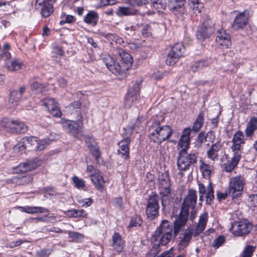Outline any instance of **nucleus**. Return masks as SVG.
I'll return each mask as SVG.
<instances>
[{"label": "nucleus", "instance_id": "nucleus-1", "mask_svg": "<svg viewBox=\"0 0 257 257\" xmlns=\"http://www.w3.org/2000/svg\"><path fill=\"white\" fill-rule=\"evenodd\" d=\"M197 200V191L193 189H189L187 194L184 197L181 203L180 213L175 217L173 222V228L167 220L162 221L159 227L155 232L152 238V241L156 242L152 248L159 253L161 250L160 244L166 245L170 241L172 232L175 236L183 230L186 224L190 210V219L193 221L195 218V209Z\"/></svg>", "mask_w": 257, "mask_h": 257}, {"label": "nucleus", "instance_id": "nucleus-2", "mask_svg": "<svg viewBox=\"0 0 257 257\" xmlns=\"http://www.w3.org/2000/svg\"><path fill=\"white\" fill-rule=\"evenodd\" d=\"M191 129L190 127L185 128L181 135L177 146L179 150L177 157V168L181 172L185 171L194 167L197 162V156L195 153H188L190 143Z\"/></svg>", "mask_w": 257, "mask_h": 257}, {"label": "nucleus", "instance_id": "nucleus-3", "mask_svg": "<svg viewBox=\"0 0 257 257\" xmlns=\"http://www.w3.org/2000/svg\"><path fill=\"white\" fill-rule=\"evenodd\" d=\"M150 140L154 143L160 144L167 140L172 134V130L168 125H161L160 122L155 121L149 126Z\"/></svg>", "mask_w": 257, "mask_h": 257}, {"label": "nucleus", "instance_id": "nucleus-4", "mask_svg": "<svg viewBox=\"0 0 257 257\" xmlns=\"http://www.w3.org/2000/svg\"><path fill=\"white\" fill-rule=\"evenodd\" d=\"M158 182L162 205L165 207L169 204L171 200L173 198L169 173L167 172L159 173Z\"/></svg>", "mask_w": 257, "mask_h": 257}, {"label": "nucleus", "instance_id": "nucleus-5", "mask_svg": "<svg viewBox=\"0 0 257 257\" xmlns=\"http://www.w3.org/2000/svg\"><path fill=\"white\" fill-rule=\"evenodd\" d=\"M244 184L245 180L243 177L238 176L231 178L227 189L228 194L233 198L238 197L242 193Z\"/></svg>", "mask_w": 257, "mask_h": 257}, {"label": "nucleus", "instance_id": "nucleus-6", "mask_svg": "<svg viewBox=\"0 0 257 257\" xmlns=\"http://www.w3.org/2000/svg\"><path fill=\"white\" fill-rule=\"evenodd\" d=\"M136 124L132 127H128L124 129V131H127L126 133L123 134L124 139L121 140L118 143L119 149L118 152L124 159H128L130 158V149L129 145L131 143L130 136L134 132V127Z\"/></svg>", "mask_w": 257, "mask_h": 257}, {"label": "nucleus", "instance_id": "nucleus-7", "mask_svg": "<svg viewBox=\"0 0 257 257\" xmlns=\"http://www.w3.org/2000/svg\"><path fill=\"white\" fill-rule=\"evenodd\" d=\"M185 48L181 43H177L173 46L168 54L166 60L167 65L173 66L183 56Z\"/></svg>", "mask_w": 257, "mask_h": 257}, {"label": "nucleus", "instance_id": "nucleus-8", "mask_svg": "<svg viewBox=\"0 0 257 257\" xmlns=\"http://www.w3.org/2000/svg\"><path fill=\"white\" fill-rule=\"evenodd\" d=\"M159 197L156 193L150 196L146 209V213L149 219H154L159 215Z\"/></svg>", "mask_w": 257, "mask_h": 257}, {"label": "nucleus", "instance_id": "nucleus-9", "mask_svg": "<svg viewBox=\"0 0 257 257\" xmlns=\"http://www.w3.org/2000/svg\"><path fill=\"white\" fill-rule=\"evenodd\" d=\"M198 192L199 194V201L202 202L204 200V196L205 195L206 203L211 204L214 199V188L211 181H209L207 186L201 182L198 183Z\"/></svg>", "mask_w": 257, "mask_h": 257}, {"label": "nucleus", "instance_id": "nucleus-10", "mask_svg": "<svg viewBox=\"0 0 257 257\" xmlns=\"http://www.w3.org/2000/svg\"><path fill=\"white\" fill-rule=\"evenodd\" d=\"M252 229L250 223L245 221L234 222L230 229L231 233L236 236H243L248 234Z\"/></svg>", "mask_w": 257, "mask_h": 257}, {"label": "nucleus", "instance_id": "nucleus-11", "mask_svg": "<svg viewBox=\"0 0 257 257\" xmlns=\"http://www.w3.org/2000/svg\"><path fill=\"white\" fill-rule=\"evenodd\" d=\"M231 150L233 154L241 155V150L245 144V136L242 131L238 130L233 136Z\"/></svg>", "mask_w": 257, "mask_h": 257}, {"label": "nucleus", "instance_id": "nucleus-12", "mask_svg": "<svg viewBox=\"0 0 257 257\" xmlns=\"http://www.w3.org/2000/svg\"><path fill=\"white\" fill-rule=\"evenodd\" d=\"M214 25L210 19H206L202 24V27L197 32L196 36L198 39H205L210 37L214 33Z\"/></svg>", "mask_w": 257, "mask_h": 257}, {"label": "nucleus", "instance_id": "nucleus-13", "mask_svg": "<svg viewBox=\"0 0 257 257\" xmlns=\"http://www.w3.org/2000/svg\"><path fill=\"white\" fill-rule=\"evenodd\" d=\"M216 43L219 48H228L231 44L230 35L227 33L223 29H219L217 31Z\"/></svg>", "mask_w": 257, "mask_h": 257}, {"label": "nucleus", "instance_id": "nucleus-14", "mask_svg": "<svg viewBox=\"0 0 257 257\" xmlns=\"http://www.w3.org/2000/svg\"><path fill=\"white\" fill-rule=\"evenodd\" d=\"M63 127L79 140L83 138L82 126L74 121H66L63 123Z\"/></svg>", "mask_w": 257, "mask_h": 257}, {"label": "nucleus", "instance_id": "nucleus-15", "mask_svg": "<svg viewBox=\"0 0 257 257\" xmlns=\"http://www.w3.org/2000/svg\"><path fill=\"white\" fill-rule=\"evenodd\" d=\"M140 91V85L136 83L132 88L130 89L125 98V105L126 107H130L133 103H135L139 98Z\"/></svg>", "mask_w": 257, "mask_h": 257}, {"label": "nucleus", "instance_id": "nucleus-16", "mask_svg": "<svg viewBox=\"0 0 257 257\" xmlns=\"http://www.w3.org/2000/svg\"><path fill=\"white\" fill-rule=\"evenodd\" d=\"M43 105L54 116L60 117L61 111L58 105V103L53 98H46L43 100Z\"/></svg>", "mask_w": 257, "mask_h": 257}, {"label": "nucleus", "instance_id": "nucleus-17", "mask_svg": "<svg viewBox=\"0 0 257 257\" xmlns=\"http://www.w3.org/2000/svg\"><path fill=\"white\" fill-rule=\"evenodd\" d=\"M103 63L112 73L117 75L121 72V67L110 55H106L102 59Z\"/></svg>", "mask_w": 257, "mask_h": 257}, {"label": "nucleus", "instance_id": "nucleus-18", "mask_svg": "<svg viewBox=\"0 0 257 257\" xmlns=\"http://www.w3.org/2000/svg\"><path fill=\"white\" fill-rule=\"evenodd\" d=\"M36 142V138L34 137H31L28 138H24L22 139L17 145H16L14 148V151L15 152H19L25 151L28 145L34 146L35 143Z\"/></svg>", "mask_w": 257, "mask_h": 257}, {"label": "nucleus", "instance_id": "nucleus-19", "mask_svg": "<svg viewBox=\"0 0 257 257\" xmlns=\"http://www.w3.org/2000/svg\"><path fill=\"white\" fill-rule=\"evenodd\" d=\"M39 165H40V163L39 162L28 161L20 164L14 169V171L16 173H25L36 169Z\"/></svg>", "mask_w": 257, "mask_h": 257}, {"label": "nucleus", "instance_id": "nucleus-20", "mask_svg": "<svg viewBox=\"0 0 257 257\" xmlns=\"http://www.w3.org/2000/svg\"><path fill=\"white\" fill-rule=\"evenodd\" d=\"M193 231L191 229H186L182 236L179 237L178 249L179 251L184 249L190 243L192 239Z\"/></svg>", "mask_w": 257, "mask_h": 257}, {"label": "nucleus", "instance_id": "nucleus-21", "mask_svg": "<svg viewBox=\"0 0 257 257\" xmlns=\"http://www.w3.org/2000/svg\"><path fill=\"white\" fill-rule=\"evenodd\" d=\"M247 21V16L245 15L244 12H241L235 17L232 27L236 31L243 29L246 26Z\"/></svg>", "mask_w": 257, "mask_h": 257}, {"label": "nucleus", "instance_id": "nucleus-22", "mask_svg": "<svg viewBox=\"0 0 257 257\" xmlns=\"http://www.w3.org/2000/svg\"><path fill=\"white\" fill-rule=\"evenodd\" d=\"M222 147L221 142L219 141L212 144L206 152L207 158L213 161L218 160V152L222 149Z\"/></svg>", "mask_w": 257, "mask_h": 257}, {"label": "nucleus", "instance_id": "nucleus-23", "mask_svg": "<svg viewBox=\"0 0 257 257\" xmlns=\"http://www.w3.org/2000/svg\"><path fill=\"white\" fill-rule=\"evenodd\" d=\"M89 176L95 188L102 192L103 190L105 184L103 177L97 171H95L93 174H90Z\"/></svg>", "mask_w": 257, "mask_h": 257}, {"label": "nucleus", "instance_id": "nucleus-24", "mask_svg": "<svg viewBox=\"0 0 257 257\" xmlns=\"http://www.w3.org/2000/svg\"><path fill=\"white\" fill-rule=\"evenodd\" d=\"M11 132L13 133H25L28 130V127L23 122L13 119L11 122Z\"/></svg>", "mask_w": 257, "mask_h": 257}, {"label": "nucleus", "instance_id": "nucleus-25", "mask_svg": "<svg viewBox=\"0 0 257 257\" xmlns=\"http://www.w3.org/2000/svg\"><path fill=\"white\" fill-rule=\"evenodd\" d=\"M112 239L113 249L117 252L122 251L124 248V241L121 235L118 233L115 232L112 236Z\"/></svg>", "mask_w": 257, "mask_h": 257}, {"label": "nucleus", "instance_id": "nucleus-26", "mask_svg": "<svg viewBox=\"0 0 257 257\" xmlns=\"http://www.w3.org/2000/svg\"><path fill=\"white\" fill-rule=\"evenodd\" d=\"M233 157L230 162L223 164L224 171L226 172H232L236 167L241 159V155H238L237 154H233Z\"/></svg>", "mask_w": 257, "mask_h": 257}, {"label": "nucleus", "instance_id": "nucleus-27", "mask_svg": "<svg viewBox=\"0 0 257 257\" xmlns=\"http://www.w3.org/2000/svg\"><path fill=\"white\" fill-rule=\"evenodd\" d=\"M99 16L96 12L90 11L84 19V22L92 27L95 26L98 22Z\"/></svg>", "mask_w": 257, "mask_h": 257}, {"label": "nucleus", "instance_id": "nucleus-28", "mask_svg": "<svg viewBox=\"0 0 257 257\" xmlns=\"http://www.w3.org/2000/svg\"><path fill=\"white\" fill-rule=\"evenodd\" d=\"M207 216L208 214L206 212L200 216L199 222L195 229V235H198L205 229L207 222Z\"/></svg>", "mask_w": 257, "mask_h": 257}, {"label": "nucleus", "instance_id": "nucleus-29", "mask_svg": "<svg viewBox=\"0 0 257 257\" xmlns=\"http://www.w3.org/2000/svg\"><path fill=\"white\" fill-rule=\"evenodd\" d=\"M257 130V118L255 117H251L248 122L245 130V136L247 137L252 136L255 130Z\"/></svg>", "mask_w": 257, "mask_h": 257}, {"label": "nucleus", "instance_id": "nucleus-30", "mask_svg": "<svg viewBox=\"0 0 257 257\" xmlns=\"http://www.w3.org/2000/svg\"><path fill=\"white\" fill-rule=\"evenodd\" d=\"M137 11L132 8L119 7L117 11L116 15L118 17L127 16L135 15L137 14Z\"/></svg>", "mask_w": 257, "mask_h": 257}, {"label": "nucleus", "instance_id": "nucleus-31", "mask_svg": "<svg viewBox=\"0 0 257 257\" xmlns=\"http://www.w3.org/2000/svg\"><path fill=\"white\" fill-rule=\"evenodd\" d=\"M22 211L25 212L26 213L29 214H35V213H43L48 212L49 211L48 209L47 208L42 207H30V206H25V207H19Z\"/></svg>", "mask_w": 257, "mask_h": 257}, {"label": "nucleus", "instance_id": "nucleus-32", "mask_svg": "<svg viewBox=\"0 0 257 257\" xmlns=\"http://www.w3.org/2000/svg\"><path fill=\"white\" fill-rule=\"evenodd\" d=\"M33 180V176L31 175L16 176L13 179L14 182L18 185H26L31 183Z\"/></svg>", "mask_w": 257, "mask_h": 257}, {"label": "nucleus", "instance_id": "nucleus-33", "mask_svg": "<svg viewBox=\"0 0 257 257\" xmlns=\"http://www.w3.org/2000/svg\"><path fill=\"white\" fill-rule=\"evenodd\" d=\"M117 53L120 56L122 62L127 65L131 66L133 63V58L131 55L125 50L121 48L117 50Z\"/></svg>", "mask_w": 257, "mask_h": 257}, {"label": "nucleus", "instance_id": "nucleus-34", "mask_svg": "<svg viewBox=\"0 0 257 257\" xmlns=\"http://www.w3.org/2000/svg\"><path fill=\"white\" fill-rule=\"evenodd\" d=\"M188 3L193 13L196 15L200 14L204 8V4L199 0H188Z\"/></svg>", "mask_w": 257, "mask_h": 257}, {"label": "nucleus", "instance_id": "nucleus-35", "mask_svg": "<svg viewBox=\"0 0 257 257\" xmlns=\"http://www.w3.org/2000/svg\"><path fill=\"white\" fill-rule=\"evenodd\" d=\"M199 163V169L202 174V176L206 179L209 178L212 172L211 166L209 164L205 163L202 160H200Z\"/></svg>", "mask_w": 257, "mask_h": 257}, {"label": "nucleus", "instance_id": "nucleus-36", "mask_svg": "<svg viewBox=\"0 0 257 257\" xmlns=\"http://www.w3.org/2000/svg\"><path fill=\"white\" fill-rule=\"evenodd\" d=\"M23 65L22 62L21 60L14 58L12 59L10 62L7 63L8 69L12 71H15L20 70Z\"/></svg>", "mask_w": 257, "mask_h": 257}, {"label": "nucleus", "instance_id": "nucleus-37", "mask_svg": "<svg viewBox=\"0 0 257 257\" xmlns=\"http://www.w3.org/2000/svg\"><path fill=\"white\" fill-rule=\"evenodd\" d=\"M204 113L203 111H200L194 122L192 130L195 132H198L202 126L204 121Z\"/></svg>", "mask_w": 257, "mask_h": 257}, {"label": "nucleus", "instance_id": "nucleus-38", "mask_svg": "<svg viewBox=\"0 0 257 257\" xmlns=\"http://www.w3.org/2000/svg\"><path fill=\"white\" fill-rule=\"evenodd\" d=\"M99 34L100 36L105 38L110 41L111 44H112L113 42L119 43L121 40V39L115 34L106 33L103 32H99Z\"/></svg>", "mask_w": 257, "mask_h": 257}, {"label": "nucleus", "instance_id": "nucleus-39", "mask_svg": "<svg viewBox=\"0 0 257 257\" xmlns=\"http://www.w3.org/2000/svg\"><path fill=\"white\" fill-rule=\"evenodd\" d=\"M21 97L19 93H18V91L13 90L10 93L9 102L14 106H16L18 104Z\"/></svg>", "mask_w": 257, "mask_h": 257}, {"label": "nucleus", "instance_id": "nucleus-40", "mask_svg": "<svg viewBox=\"0 0 257 257\" xmlns=\"http://www.w3.org/2000/svg\"><path fill=\"white\" fill-rule=\"evenodd\" d=\"M87 147L88 148L92 155L97 159L100 156V153L98 147L95 144V142H86Z\"/></svg>", "mask_w": 257, "mask_h": 257}, {"label": "nucleus", "instance_id": "nucleus-41", "mask_svg": "<svg viewBox=\"0 0 257 257\" xmlns=\"http://www.w3.org/2000/svg\"><path fill=\"white\" fill-rule=\"evenodd\" d=\"M42 9L38 10L41 11V14L43 17L47 18L49 17L53 12V8L50 3H46L45 5L43 6Z\"/></svg>", "mask_w": 257, "mask_h": 257}, {"label": "nucleus", "instance_id": "nucleus-42", "mask_svg": "<svg viewBox=\"0 0 257 257\" xmlns=\"http://www.w3.org/2000/svg\"><path fill=\"white\" fill-rule=\"evenodd\" d=\"M152 7L160 12L166 8V3L164 0H150Z\"/></svg>", "mask_w": 257, "mask_h": 257}, {"label": "nucleus", "instance_id": "nucleus-43", "mask_svg": "<svg viewBox=\"0 0 257 257\" xmlns=\"http://www.w3.org/2000/svg\"><path fill=\"white\" fill-rule=\"evenodd\" d=\"M68 212L69 213L68 215L71 217H86L87 214L85 213V211L83 209H72L68 210Z\"/></svg>", "mask_w": 257, "mask_h": 257}, {"label": "nucleus", "instance_id": "nucleus-44", "mask_svg": "<svg viewBox=\"0 0 257 257\" xmlns=\"http://www.w3.org/2000/svg\"><path fill=\"white\" fill-rule=\"evenodd\" d=\"M184 4V0H169V7L172 10L181 8Z\"/></svg>", "mask_w": 257, "mask_h": 257}, {"label": "nucleus", "instance_id": "nucleus-45", "mask_svg": "<svg viewBox=\"0 0 257 257\" xmlns=\"http://www.w3.org/2000/svg\"><path fill=\"white\" fill-rule=\"evenodd\" d=\"M72 180L74 184L75 187L78 189H83L85 186V181L77 176H73Z\"/></svg>", "mask_w": 257, "mask_h": 257}, {"label": "nucleus", "instance_id": "nucleus-46", "mask_svg": "<svg viewBox=\"0 0 257 257\" xmlns=\"http://www.w3.org/2000/svg\"><path fill=\"white\" fill-rule=\"evenodd\" d=\"M138 29L137 25H127L124 29L123 33L128 36L135 35Z\"/></svg>", "mask_w": 257, "mask_h": 257}, {"label": "nucleus", "instance_id": "nucleus-47", "mask_svg": "<svg viewBox=\"0 0 257 257\" xmlns=\"http://www.w3.org/2000/svg\"><path fill=\"white\" fill-rule=\"evenodd\" d=\"M142 223V219L140 216L135 215L131 219L128 227L140 226Z\"/></svg>", "mask_w": 257, "mask_h": 257}, {"label": "nucleus", "instance_id": "nucleus-48", "mask_svg": "<svg viewBox=\"0 0 257 257\" xmlns=\"http://www.w3.org/2000/svg\"><path fill=\"white\" fill-rule=\"evenodd\" d=\"M225 241V237L222 235H220L213 240L212 245L214 248H218L224 244Z\"/></svg>", "mask_w": 257, "mask_h": 257}, {"label": "nucleus", "instance_id": "nucleus-49", "mask_svg": "<svg viewBox=\"0 0 257 257\" xmlns=\"http://www.w3.org/2000/svg\"><path fill=\"white\" fill-rule=\"evenodd\" d=\"M256 247L250 245H247L243 251L242 257H251L255 250Z\"/></svg>", "mask_w": 257, "mask_h": 257}, {"label": "nucleus", "instance_id": "nucleus-50", "mask_svg": "<svg viewBox=\"0 0 257 257\" xmlns=\"http://www.w3.org/2000/svg\"><path fill=\"white\" fill-rule=\"evenodd\" d=\"M54 216H49L47 215H44L41 217H38L33 218L32 220L35 222H38L39 221L48 223L51 221V220L54 219Z\"/></svg>", "mask_w": 257, "mask_h": 257}, {"label": "nucleus", "instance_id": "nucleus-51", "mask_svg": "<svg viewBox=\"0 0 257 257\" xmlns=\"http://www.w3.org/2000/svg\"><path fill=\"white\" fill-rule=\"evenodd\" d=\"M152 30V28L150 25L148 24L145 25L143 26L142 34L144 37H148L151 36Z\"/></svg>", "mask_w": 257, "mask_h": 257}, {"label": "nucleus", "instance_id": "nucleus-52", "mask_svg": "<svg viewBox=\"0 0 257 257\" xmlns=\"http://www.w3.org/2000/svg\"><path fill=\"white\" fill-rule=\"evenodd\" d=\"M207 66V62L204 60H200L194 63L192 66V69L193 71H196L198 69H201Z\"/></svg>", "mask_w": 257, "mask_h": 257}, {"label": "nucleus", "instance_id": "nucleus-53", "mask_svg": "<svg viewBox=\"0 0 257 257\" xmlns=\"http://www.w3.org/2000/svg\"><path fill=\"white\" fill-rule=\"evenodd\" d=\"M47 143L45 141H38L36 138V142L35 143L36 145V150L37 151H42L44 150L47 146Z\"/></svg>", "mask_w": 257, "mask_h": 257}, {"label": "nucleus", "instance_id": "nucleus-54", "mask_svg": "<svg viewBox=\"0 0 257 257\" xmlns=\"http://www.w3.org/2000/svg\"><path fill=\"white\" fill-rule=\"evenodd\" d=\"M168 74V73L166 71L164 72L158 71L157 72H154L153 74L152 77L156 80H161L164 76H167Z\"/></svg>", "mask_w": 257, "mask_h": 257}, {"label": "nucleus", "instance_id": "nucleus-55", "mask_svg": "<svg viewBox=\"0 0 257 257\" xmlns=\"http://www.w3.org/2000/svg\"><path fill=\"white\" fill-rule=\"evenodd\" d=\"M51 253V250L48 248H43L37 251V257H48Z\"/></svg>", "mask_w": 257, "mask_h": 257}, {"label": "nucleus", "instance_id": "nucleus-56", "mask_svg": "<svg viewBox=\"0 0 257 257\" xmlns=\"http://www.w3.org/2000/svg\"><path fill=\"white\" fill-rule=\"evenodd\" d=\"M13 119H9L4 118L1 122V125L4 127L7 128L10 132L12 127V121Z\"/></svg>", "mask_w": 257, "mask_h": 257}, {"label": "nucleus", "instance_id": "nucleus-57", "mask_svg": "<svg viewBox=\"0 0 257 257\" xmlns=\"http://www.w3.org/2000/svg\"><path fill=\"white\" fill-rule=\"evenodd\" d=\"M130 2L132 5H136L137 6L147 5L149 4L148 0H130Z\"/></svg>", "mask_w": 257, "mask_h": 257}, {"label": "nucleus", "instance_id": "nucleus-58", "mask_svg": "<svg viewBox=\"0 0 257 257\" xmlns=\"http://www.w3.org/2000/svg\"><path fill=\"white\" fill-rule=\"evenodd\" d=\"M197 140L200 144H202L203 143L207 142L205 132H201L199 133L197 136Z\"/></svg>", "mask_w": 257, "mask_h": 257}, {"label": "nucleus", "instance_id": "nucleus-59", "mask_svg": "<svg viewBox=\"0 0 257 257\" xmlns=\"http://www.w3.org/2000/svg\"><path fill=\"white\" fill-rule=\"evenodd\" d=\"M31 87L32 90L41 91L42 88V85L36 81H32L31 83Z\"/></svg>", "mask_w": 257, "mask_h": 257}, {"label": "nucleus", "instance_id": "nucleus-60", "mask_svg": "<svg viewBox=\"0 0 257 257\" xmlns=\"http://www.w3.org/2000/svg\"><path fill=\"white\" fill-rule=\"evenodd\" d=\"M78 202L80 203L82 207H88L92 204V199L88 198L85 199L78 200Z\"/></svg>", "mask_w": 257, "mask_h": 257}, {"label": "nucleus", "instance_id": "nucleus-61", "mask_svg": "<svg viewBox=\"0 0 257 257\" xmlns=\"http://www.w3.org/2000/svg\"><path fill=\"white\" fill-rule=\"evenodd\" d=\"M81 106V102L80 100H76L71 103L68 107L70 110H74L77 108H80Z\"/></svg>", "mask_w": 257, "mask_h": 257}, {"label": "nucleus", "instance_id": "nucleus-62", "mask_svg": "<svg viewBox=\"0 0 257 257\" xmlns=\"http://www.w3.org/2000/svg\"><path fill=\"white\" fill-rule=\"evenodd\" d=\"M248 201L251 206H257V194H252L249 197Z\"/></svg>", "mask_w": 257, "mask_h": 257}, {"label": "nucleus", "instance_id": "nucleus-63", "mask_svg": "<svg viewBox=\"0 0 257 257\" xmlns=\"http://www.w3.org/2000/svg\"><path fill=\"white\" fill-rule=\"evenodd\" d=\"M207 141L213 142L215 140V134L213 131H209L206 134Z\"/></svg>", "mask_w": 257, "mask_h": 257}, {"label": "nucleus", "instance_id": "nucleus-64", "mask_svg": "<svg viewBox=\"0 0 257 257\" xmlns=\"http://www.w3.org/2000/svg\"><path fill=\"white\" fill-rule=\"evenodd\" d=\"M46 3H48V2L43 0H37L35 4V9L37 10L42 9V8L45 5Z\"/></svg>", "mask_w": 257, "mask_h": 257}]
</instances>
